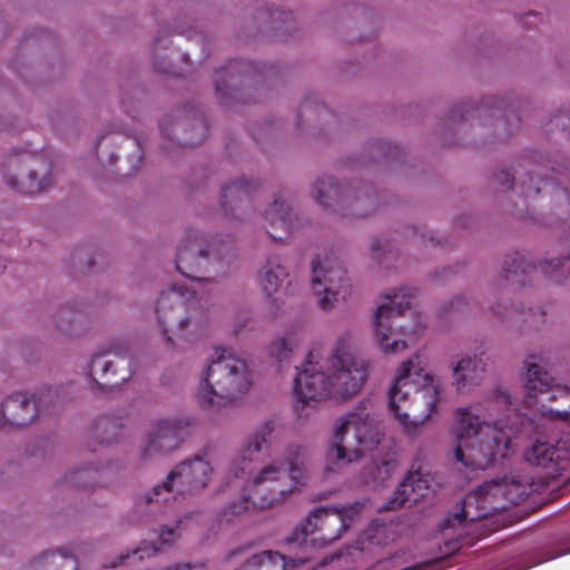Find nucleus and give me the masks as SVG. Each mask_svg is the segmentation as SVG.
<instances>
[{
	"label": "nucleus",
	"instance_id": "7c9ffc66",
	"mask_svg": "<svg viewBox=\"0 0 570 570\" xmlns=\"http://www.w3.org/2000/svg\"><path fill=\"white\" fill-rule=\"evenodd\" d=\"M180 521L176 522L174 527L164 525L161 527L158 535V542L160 546H142L138 549L132 551V556L137 557L138 559H144L145 557H150L155 554L157 551L161 549L163 546H170L173 544L180 535L179 528H180Z\"/></svg>",
	"mask_w": 570,
	"mask_h": 570
},
{
	"label": "nucleus",
	"instance_id": "7ed1b4c3",
	"mask_svg": "<svg viewBox=\"0 0 570 570\" xmlns=\"http://www.w3.org/2000/svg\"><path fill=\"white\" fill-rule=\"evenodd\" d=\"M307 459L306 446L289 445L286 449L285 463L274 462L263 468L250 483L249 493L225 507L222 520L230 522L250 508L265 509L285 500L308 478Z\"/></svg>",
	"mask_w": 570,
	"mask_h": 570
},
{
	"label": "nucleus",
	"instance_id": "c9c22d12",
	"mask_svg": "<svg viewBox=\"0 0 570 570\" xmlns=\"http://www.w3.org/2000/svg\"><path fill=\"white\" fill-rule=\"evenodd\" d=\"M268 16H269V23H271V28L275 31H281L283 30V24L289 22L293 20V13L292 12H285L283 10H279V9H272V10H268Z\"/></svg>",
	"mask_w": 570,
	"mask_h": 570
},
{
	"label": "nucleus",
	"instance_id": "de8ad7c7",
	"mask_svg": "<svg viewBox=\"0 0 570 570\" xmlns=\"http://www.w3.org/2000/svg\"><path fill=\"white\" fill-rule=\"evenodd\" d=\"M160 131L164 136H167L170 140H174L171 137H170V134L168 131V128L165 124H160Z\"/></svg>",
	"mask_w": 570,
	"mask_h": 570
},
{
	"label": "nucleus",
	"instance_id": "6e6552de",
	"mask_svg": "<svg viewBox=\"0 0 570 570\" xmlns=\"http://www.w3.org/2000/svg\"><path fill=\"white\" fill-rule=\"evenodd\" d=\"M413 362L402 363L394 384L389 391V406L399 422L409 428L424 423L436 411L438 390L432 384V376L424 374V384L417 386L413 380Z\"/></svg>",
	"mask_w": 570,
	"mask_h": 570
},
{
	"label": "nucleus",
	"instance_id": "a211bd4d",
	"mask_svg": "<svg viewBox=\"0 0 570 570\" xmlns=\"http://www.w3.org/2000/svg\"><path fill=\"white\" fill-rule=\"evenodd\" d=\"M438 485L435 476L421 468L411 470L400 483L392 498L380 509L394 511L401 508H411L434 491Z\"/></svg>",
	"mask_w": 570,
	"mask_h": 570
},
{
	"label": "nucleus",
	"instance_id": "f3484780",
	"mask_svg": "<svg viewBox=\"0 0 570 570\" xmlns=\"http://www.w3.org/2000/svg\"><path fill=\"white\" fill-rule=\"evenodd\" d=\"M197 424L193 415H179L171 419L159 420L155 423L153 432L148 435L147 446L142 455L155 452H170L189 434Z\"/></svg>",
	"mask_w": 570,
	"mask_h": 570
},
{
	"label": "nucleus",
	"instance_id": "473e14b6",
	"mask_svg": "<svg viewBox=\"0 0 570 570\" xmlns=\"http://www.w3.org/2000/svg\"><path fill=\"white\" fill-rule=\"evenodd\" d=\"M552 173L554 176L548 177H540L538 178V181L534 180V177L531 173H528L529 175V181H522L521 189L522 193L527 197L537 196L542 191V188L549 185L550 183L552 185H561L563 181L561 180L560 176L563 175L560 167H552Z\"/></svg>",
	"mask_w": 570,
	"mask_h": 570
},
{
	"label": "nucleus",
	"instance_id": "79ce46f5",
	"mask_svg": "<svg viewBox=\"0 0 570 570\" xmlns=\"http://www.w3.org/2000/svg\"><path fill=\"white\" fill-rule=\"evenodd\" d=\"M494 399L498 403H503L505 405H510L511 404V399H510V395H508L505 392H502V391H498L495 394H494Z\"/></svg>",
	"mask_w": 570,
	"mask_h": 570
},
{
	"label": "nucleus",
	"instance_id": "e433bc0d",
	"mask_svg": "<svg viewBox=\"0 0 570 570\" xmlns=\"http://www.w3.org/2000/svg\"><path fill=\"white\" fill-rule=\"evenodd\" d=\"M194 126L199 129L198 137L178 139L177 140V145H179V146H195V145L199 144L206 137L208 129H207L206 124L203 120L198 121Z\"/></svg>",
	"mask_w": 570,
	"mask_h": 570
},
{
	"label": "nucleus",
	"instance_id": "a19ab883",
	"mask_svg": "<svg viewBox=\"0 0 570 570\" xmlns=\"http://www.w3.org/2000/svg\"><path fill=\"white\" fill-rule=\"evenodd\" d=\"M514 312L513 307H511V309H509L507 306H504L503 308H501V304H497L494 307H493V313L499 315V316H502V317H505V316H509L511 315L512 313Z\"/></svg>",
	"mask_w": 570,
	"mask_h": 570
},
{
	"label": "nucleus",
	"instance_id": "39448f33",
	"mask_svg": "<svg viewBox=\"0 0 570 570\" xmlns=\"http://www.w3.org/2000/svg\"><path fill=\"white\" fill-rule=\"evenodd\" d=\"M250 386L247 364L227 350H222L208 365L195 399L203 410L220 412L233 407L236 400L247 393Z\"/></svg>",
	"mask_w": 570,
	"mask_h": 570
},
{
	"label": "nucleus",
	"instance_id": "b1692460",
	"mask_svg": "<svg viewBox=\"0 0 570 570\" xmlns=\"http://www.w3.org/2000/svg\"><path fill=\"white\" fill-rule=\"evenodd\" d=\"M306 558H286L275 551H263L248 558L238 570H291L307 561Z\"/></svg>",
	"mask_w": 570,
	"mask_h": 570
},
{
	"label": "nucleus",
	"instance_id": "ddd939ff",
	"mask_svg": "<svg viewBox=\"0 0 570 570\" xmlns=\"http://www.w3.org/2000/svg\"><path fill=\"white\" fill-rule=\"evenodd\" d=\"M60 387H46L32 400L21 393L9 396L0 409V428L23 426L58 402Z\"/></svg>",
	"mask_w": 570,
	"mask_h": 570
},
{
	"label": "nucleus",
	"instance_id": "5701e85b",
	"mask_svg": "<svg viewBox=\"0 0 570 570\" xmlns=\"http://www.w3.org/2000/svg\"><path fill=\"white\" fill-rule=\"evenodd\" d=\"M275 430V423L273 420H266L262 423L258 430L252 434L247 441L243 444L239 456L238 465L235 469V476H243L246 473L249 463L255 461L265 445L268 442V438Z\"/></svg>",
	"mask_w": 570,
	"mask_h": 570
},
{
	"label": "nucleus",
	"instance_id": "cd10ccee",
	"mask_svg": "<svg viewBox=\"0 0 570 570\" xmlns=\"http://www.w3.org/2000/svg\"><path fill=\"white\" fill-rule=\"evenodd\" d=\"M78 561L73 554L46 552L29 564L28 570H77Z\"/></svg>",
	"mask_w": 570,
	"mask_h": 570
},
{
	"label": "nucleus",
	"instance_id": "6ab92c4d",
	"mask_svg": "<svg viewBox=\"0 0 570 570\" xmlns=\"http://www.w3.org/2000/svg\"><path fill=\"white\" fill-rule=\"evenodd\" d=\"M523 456L529 464L546 470L550 478L570 471V448L566 442L550 444L537 440L524 451Z\"/></svg>",
	"mask_w": 570,
	"mask_h": 570
},
{
	"label": "nucleus",
	"instance_id": "58836bf2",
	"mask_svg": "<svg viewBox=\"0 0 570 570\" xmlns=\"http://www.w3.org/2000/svg\"><path fill=\"white\" fill-rule=\"evenodd\" d=\"M444 547H445V551L446 552H456L461 549V543L459 541V539H455V540H449L444 543Z\"/></svg>",
	"mask_w": 570,
	"mask_h": 570
},
{
	"label": "nucleus",
	"instance_id": "09e8293b",
	"mask_svg": "<svg viewBox=\"0 0 570 570\" xmlns=\"http://www.w3.org/2000/svg\"><path fill=\"white\" fill-rule=\"evenodd\" d=\"M308 100L306 99L304 102H302L301 105V108H299V117H302L305 112V109L308 107Z\"/></svg>",
	"mask_w": 570,
	"mask_h": 570
},
{
	"label": "nucleus",
	"instance_id": "4c0bfd02",
	"mask_svg": "<svg viewBox=\"0 0 570 570\" xmlns=\"http://www.w3.org/2000/svg\"><path fill=\"white\" fill-rule=\"evenodd\" d=\"M518 171H513L512 169H503L499 174H495L497 181L502 186L504 189H510L513 186L515 174Z\"/></svg>",
	"mask_w": 570,
	"mask_h": 570
},
{
	"label": "nucleus",
	"instance_id": "f8f14e48",
	"mask_svg": "<svg viewBox=\"0 0 570 570\" xmlns=\"http://www.w3.org/2000/svg\"><path fill=\"white\" fill-rule=\"evenodd\" d=\"M350 522L345 508H316L293 532L289 543L306 544L308 535H316L311 540L313 542L331 543L341 538Z\"/></svg>",
	"mask_w": 570,
	"mask_h": 570
},
{
	"label": "nucleus",
	"instance_id": "9d476101",
	"mask_svg": "<svg viewBox=\"0 0 570 570\" xmlns=\"http://www.w3.org/2000/svg\"><path fill=\"white\" fill-rule=\"evenodd\" d=\"M529 355L524 361L527 380L524 383L527 401L530 405L540 403L543 414L570 422V390L564 385L552 384L553 379Z\"/></svg>",
	"mask_w": 570,
	"mask_h": 570
},
{
	"label": "nucleus",
	"instance_id": "412c9836",
	"mask_svg": "<svg viewBox=\"0 0 570 570\" xmlns=\"http://www.w3.org/2000/svg\"><path fill=\"white\" fill-rule=\"evenodd\" d=\"M483 488L466 494L462 501V505L459 511L450 514L442 523L441 531L444 533L450 529H454L456 525H463L465 522H476L485 519L489 515V510L485 508L479 509L476 505L483 501Z\"/></svg>",
	"mask_w": 570,
	"mask_h": 570
},
{
	"label": "nucleus",
	"instance_id": "423d86ee",
	"mask_svg": "<svg viewBox=\"0 0 570 570\" xmlns=\"http://www.w3.org/2000/svg\"><path fill=\"white\" fill-rule=\"evenodd\" d=\"M416 289L404 286L399 292L385 294L389 301L377 307L374 316V335L384 354H395L407 347L401 335H419L424 328L421 315L411 311V299Z\"/></svg>",
	"mask_w": 570,
	"mask_h": 570
},
{
	"label": "nucleus",
	"instance_id": "37998d69",
	"mask_svg": "<svg viewBox=\"0 0 570 570\" xmlns=\"http://www.w3.org/2000/svg\"><path fill=\"white\" fill-rule=\"evenodd\" d=\"M130 558V554L129 553H126V554H120L116 561L109 563V564H104L105 568H116L117 566L124 563V561L126 559H129Z\"/></svg>",
	"mask_w": 570,
	"mask_h": 570
},
{
	"label": "nucleus",
	"instance_id": "aec40b11",
	"mask_svg": "<svg viewBox=\"0 0 570 570\" xmlns=\"http://www.w3.org/2000/svg\"><path fill=\"white\" fill-rule=\"evenodd\" d=\"M8 167L13 169L14 175L6 176V183L10 188L20 193H39L50 184L51 166L47 161H41V173L24 159H10Z\"/></svg>",
	"mask_w": 570,
	"mask_h": 570
},
{
	"label": "nucleus",
	"instance_id": "2f4dec72",
	"mask_svg": "<svg viewBox=\"0 0 570 570\" xmlns=\"http://www.w3.org/2000/svg\"><path fill=\"white\" fill-rule=\"evenodd\" d=\"M104 473V471L97 468H81L69 472L65 478V482L76 488L95 489Z\"/></svg>",
	"mask_w": 570,
	"mask_h": 570
},
{
	"label": "nucleus",
	"instance_id": "f704fd0d",
	"mask_svg": "<svg viewBox=\"0 0 570 570\" xmlns=\"http://www.w3.org/2000/svg\"><path fill=\"white\" fill-rule=\"evenodd\" d=\"M60 322L58 327L68 333L69 335H75L77 332L73 330V325L77 323H82V314L80 312H72L67 308H62L59 311Z\"/></svg>",
	"mask_w": 570,
	"mask_h": 570
},
{
	"label": "nucleus",
	"instance_id": "9b49d317",
	"mask_svg": "<svg viewBox=\"0 0 570 570\" xmlns=\"http://www.w3.org/2000/svg\"><path fill=\"white\" fill-rule=\"evenodd\" d=\"M312 286L322 309L333 307L335 301L345 299L351 294L350 278L333 252L312 263Z\"/></svg>",
	"mask_w": 570,
	"mask_h": 570
},
{
	"label": "nucleus",
	"instance_id": "49530a36",
	"mask_svg": "<svg viewBox=\"0 0 570 570\" xmlns=\"http://www.w3.org/2000/svg\"><path fill=\"white\" fill-rule=\"evenodd\" d=\"M463 302V297H455L451 303H450V308L451 309H456V305L461 304Z\"/></svg>",
	"mask_w": 570,
	"mask_h": 570
},
{
	"label": "nucleus",
	"instance_id": "393cba45",
	"mask_svg": "<svg viewBox=\"0 0 570 570\" xmlns=\"http://www.w3.org/2000/svg\"><path fill=\"white\" fill-rule=\"evenodd\" d=\"M485 364L482 357H463L453 368V384L459 392L478 385L483 379Z\"/></svg>",
	"mask_w": 570,
	"mask_h": 570
},
{
	"label": "nucleus",
	"instance_id": "603ef678",
	"mask_svg": "<svg viewBox=\"0 0 570 570\" xmlns=\"http://www.w3.org/2000/svg\"><path fill=\"white\" fill-rule=\"evenodd\" d=\"M563 553H570V549L566 550Z\"/></svg>",
	"mask_w": 570,
	"mask_h": 570
},
{
	"label": "nucleus",
	"instance_id": "dca6fc26",
	"mask_svg": "<svg viewBox=\"0 0 570 570\" xmlns=\"http://www.w3.org/2000/svg\"><path fill=\"white\" fill-rule=\"evenodd\" d=\"M128 346L115 345L111 350L96 353L90 363V376L101 387L114 389L129 380L134 371L127 357Z\"/></svg>",
	"mask_w": 570,
	"mask_h": 570
},
{
	"label": "nucleus",
	"instance_id": "72a5a7b5",
	"mask_svg": "<svg viewBox=\"0 0 570 570\" xmlns=\"http://www.w3.org/2000/svg\"><path fill=\"white\" fill-rule=\"evenodd\" d=\"M118 423L110 417H101L95 425L94 435L100 444H110L118 436Z\"/></svg>",
	"mask_w": 570,
	"mask_h": 570
},
{
	"label": "nucleus",
	"instance_id": "a878e982",
	"mask_svg": "<svg viewBox=\"0 0 570 570\" xmlns=\"http://www.w3.org/2000/svg\"><path fill=\"white\" fill-rule=\"evenodd\" d=\"M288 276V272L276 256H269L266 264L259 271L258 283L266 296H272L279 291Z\"/></svg>",
	"mask_w": 570,
	"mask_h": 570
},
{
	"label": "nucleus",
	"instance_id": "2eb2a0df",
	"mask_svg": "<svg viewBox=\"0 0 570 570\" xmlns=\"http://www.w3.org/2000/svg\"><path fill=\"white\" fill-rule=\"evenodd\" d=\"M313 196L322 207H333L342 216L365 217L367 204H372L367 197L352 196V190L337 184L333 177L318 178L313 187Z\"/></svg>",
	"mask_w": 570,
	"mask_h": 570
},
{
	"label": "nucleus",
	"instance_id": "ea45409f",
	"mask_svg": "<svg viewBox=\"0 0 570 570\" xmlns=\"http://www.w3.org/2000/svg\"><path fill=\"white\" fill-rule=\"evenodd\" d=\"M452 120H462L464 119V107L463 105L455 106L451 111Z\"/></svg>",
	"mask_w": 570,
	"mask_h": 570
},
{
	"label": "nucleus",
	"instance_id": "c756f323",
	"mask_svg": "<svg viewBox=\"0 0 570 570\" xmlns=\"http://www.w3.org/2000/svg\"><path fill=\"white\" fill-rule=\"evenodd\" d=\"M248 63H244L237 60H230L226 67L217 70V78L215 79V91L220 98L232 97V88L226 82L225 77L228 76L230 79L235 77V75L247 73L248 72Z\"/></svg>",
	"mask_w": 570,
	"mask_h": 570
},
{
	"label": "nucleus",
	"instance_id": "bb28decb",
	"mask_svg": "<svg viewBox=\"0 0 570 570\" xmlns=\"http://www.w3.org/2000/svg\"><path fill=\"white\" fill-rule=\"evenodd\" d=\"M257 188L255 181L245 178L233 180L222 187L220 206L226 215L233 210V204H237L249 197L253 190Z\"/></svg>",
	"mask_w": 570,
	"mask_h": 570
},
{
	"label": "nucleus",
	"instance_id": "1a4fd4ad",
	"mask_svg": "<svg viewBox=\"0 0 570 570\" xmlns=\"http://www.w3.org/2000/svg\"><path fill=\"white\" fill-rule=\"evenodd\" d=\"M213 468L209 461L197 454L178 463L166 480L155 485L144 495L147 504L165 502L170 499L187 498L202 492L210 480Z\"/></svg>",
	"mask_w": 570,
	"mask_h": 570
},
{
	"label": "nucleus",
	"instance_id": "4468645a",
	"mask_svg": "<svg viewBox=\"0 0 570 570\" xmlns=\"http://www.w3.org/2000/svg\"><path fill=\"white\" fill-rule=\"evenodd\" d=\"M537 269L553 283H562L570 274L569 258L566 256L544 259L539 266L527 263L524 256L520 253H513L507 256L503 262L502 275L499 277V283H508L511 285H524L525 277Z\"/></svg>",
	"mask_w": 570,
	"mask_h": 570
},
{
	"label": "nucleus",
	"instance_id": "4be33fe9",
	"mask_svg": "<svg viewBox=\"0 0 570 570\" xmlns=\"http://www.w3.org/2000/svg\"><path fill=\"white\" fill-rule=\"evenodd\" d=\"M264 217L269 226L267 233L274 242H283L291 235L294 223L289 206L282 197L274 199L265 210Z\"/></svg>",
	"mask_w": 570,
	"mask_h": 570
},
{
	"label": "nucleus",
	"instance_id": "f257e3e1",
	"mask_svg": "<svg viewBox=\"0 0 570 570\" xmlns=\"http://www.w3.org/2000/svg\"><path fill=\"white\" fill-rule=\"evenodd\" d=\"M223 246L206 244L204 236L197 230H187L180 245L177 247L176 269L195 285L187 287L174 284L169 289L161 292L156 306L160 327L168 342L175 340L194 342L200 335L198 323L185 313L195 308L199 302L198 289L203 283L213 279L209 271L212 261L220 262L224 257Z\"/></svg>",
	"mask_w": 570,
	"mask_h": 570
},
{
	"label": "nucleus",
	"instance_id": "a18cd8bd",
	"mask_svg": "<svg viewBox=\"0 0 570 570\" xmlns=\"http://www.w3.org/2000/svg\"><path fill=\"white\" fill-rule=\"evenodd\" d=\"M400 153V148L397 146H391L387 144V151L385 154L386 157H396Z\"/></svg>",
	"mask_w": 570,
	"mask_h": 570
},
{
	"label": "nucleus",
	"instance_id": "f03ea898",
	"mask_svg": "<svg viewBox=\"0 0 570 570\" xmlns=\"http://www.w3.org/2000/svg\"><path fill=\"white\" fill-rule=\"evenodd\" d=\"M309 352L302 371L294 379L296 411L327 397L346 400L356 394L367 379V366L350 352L344 338H340L327 361L328 374L314 363Z\"/></svg>",
	"mask_w": 570,
	"mask_h": 570
},
{
	"label": "nucleus",
	"instance_id": "c85d7f7f",
	"mask_svg": "<svg viewBox=\"0 0 570 570\" xmlns=\"http://www.w3.org/2000/svg\"><path fill=\"white\" fill-rule=\"evenodd\" d=\"M303 338V328L297 326L289 330L284 337L273 342L269 346V352L273 357L278 362L287 360L289 354L294 351Z\"/></svg>",
	"mask_w": 570,
	"mask_h": 570
},
{
	"label": "nucleus",
	"instance_id": "0eeeda50",
	"mask_svg": "<svg viewBox=\"0 0 570 570\" xmlns=\"http://www.w3.org/2000/svg\"><path fill=\"white\" fill-rule=\"evenodd\" d=\"M380 443L379 423L363 406L341 419L334 431V443L325 455V472H336L343 466L373 451Z\"/></svg>",
	"mask_w": 570,
	"mask_h": 570
},
{
	"label": "nucleus",
	"instance_id": "20e7f679",
	"mask_svg": "<svg viewBox=\"0 0 570 570\" xmlns=\"http://www.w3.org/2000/svg\"><path fill=\"white\" fill-rule=\"evenodd\" d=\"M452 434L455 441V460L466 468L485 470L493 464L497 456H507L513 433L501 421L482 422L468 409L460 407L456 410Z\"/></svg>",
	"mask_w": 570,
	"mask_h": 570
},
{
	"label": "nucleus",
	"instance_id": "3c124183",
	"mask_svg": "<svg viewBox=\"0 0 570 570\" xmlns=\"http://www.w3.org/2000/svg\"><path fill=\"white\" fill-rule=\"evenodd\" d=\"M94 264H95V262L92 259H89V262H88L89 267H91Z\"/></svg>",
	"mask_w": 570,
	"mask_h": 570
},
{
	"label": "nucleus",
	"instance_id": "c03bdc74",
	"mask_svg": "<svg viewBox=\"0 0 570 570\" xmlns=\"http://www.w3.org/2000/svg\"><path fill=\"white\" fill-rule=\"evenodd\" d=\"M371 248H372L373 255L375 257H377L379 254L383 250V245L381 244L380 239H375V240H373Z\"/></svg>",
	"mask_w": 570,
	"mask_h": 570
},
{
	"label": "nucleus",
	"instance_id": "8fccbe9b",
	"mask_svg": "<svg viewBox=\"0 0 570 570\" xmlns=\"http://www.w3.org/2000/svg\"><path fill=\"white\" fill-rule=\"evenodd\" d=\"M137 160H138V163H139V164L141 163V160H142V155H141V153H139V154H138V156H137Z\"/></svg>",
	"mask_w": 570,
	"mask_h": 570
}]
</instances>
